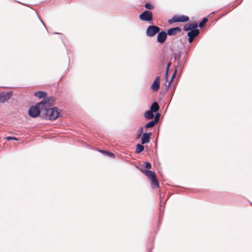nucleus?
Returning a JSON list of instances; mask_svg holds the SVG:
<instances>
[{
  "instance_id": "1",
  "label": "nucleus",
  "mask_w": 252,
  "mask_h": 252,
  "mask_svg": "<svg viewBox=\"0 0 252 252\" xmlns=\"http://www.w3.org/2000/svg\"><path fill=\"white\" fill-rule=\"evenodd\" d=\"M43 117L47 120H55L60 116L59 109L57 107L43 108Z\"/></svg>"
},
{
  "instance_id": "2",
  "label": "nucleus",
  "mask_w": 252,
  "mask_h": 252,
  "mask_svg": "<svg viewBox=\"0 0 252 252\" xmlns=\"http://www.w3.org/2000/svg\"><path fill=\"white\" fill-rule=\"evenodd\" d=\"M41 111H43V109H41V105L37 103L30 108L28 113L31 117L36 118L40 115Z\"/></svg>"
},
{
  "instance_id": "3",
  "label": "nucleus",
  "mask_w": 252,
  "mask_h": 252,
  "mask_svg": "<svg viewBox=\"0 0 252 252\" xmlns=\"http://www.w3.org/2000/svg\"><path fill=\"white\" fill-rule=\"evenodd\" d=\"M55 104V99L53 96H49L45 98V100L38 103V104L41 105V109L44 107L50 108Z\"/></svg>"
},
{
  "instance_id": "4",
  "label": "nucleus",
  "mask_w": 252,
  "mask_h": 252,
  "mask_svg": "<svg viewBox=\"0 0 252 252\" xmlns=\"http://www.w3.org/2000/svg\"><path fill=\"white\" fill-rule=\"evenodd\" d=\"M160 28L156 26H149L146 32V35L149 37H152L156 35L160 31Z\"/></svg>"
},
{
  "instance_id": "5",
  "label": "nucleus",
  "mask_w": 252,
  "mask_h": 252,
  "mask_svg": "<svg viewBox=\"0 0 252 252\" xmlns=\"http://www.w3.org/2000/svg\"><path fill=\"white\" fill-rule=\"evenodd\" d=\"M139 19L143 21L150 22L153 19V14L149 10H145L139 16Z\"/></svg>"
},
{
  "instance_id": "6",
  "label": "nucleus",
  "mask_w": 252,
  "mask_h": 252,
  "mask_svg": "<svg viewBox=\"0 0 252 252\" xmlns=\"http://www.w3.org/2000/svg\"><path fill=\"white\" fill-rule=\"evenodd\" d=\"M12 95V92H0V103H3L7 102Z\"/></svg>"
},
{
  "instance_id": "7",
  "label": "nucleus",
  "mask_w": 252,
  "mask_h": 252,
  "mask_svg": "<svg viewBox=\"0 0 252 252\" xmlns=\"http://www.w3.org/2000/svg\"><path fill=\"white\" fill-rule=\"evenodd\" d=\"M157 41L160 43H164L167 38V33L164 31L159 32L158 33Z\"/></svg>"
},
{
  "instance_id": "8",
  "label": "nucleus",
  "mask_w": 252,
  "mask_h": 252,
  "mask_svg": "<svg viewBox=\"0 0 252 252\" xmlns=\"http://www.w3.org/2000/svg\"><path fill=\"white\" fill-rule=\"evenodd\" d=\"M160 86V77L157 76L151 86V89L154 92H157L159 90Z\"/></svg>"
},
{
  "instance_id": "9",
  "label": "nucleus",
  "mask_w": 252,
  "mask_h": 252,
  "mask_svg": "<svg viewBox=\"0 0 252 252\" xmlns=\"http://www.w3.org/2000/svg\"><path fill=\"white\" fill-rule=\"evenodd\" d=\"M181 30V29L179 27H174L168 29L166 33L169 36L175 35L178 32H180Z\"/></svg>"
},
{
  "instance_id": "10",
  "label": "nucleus",
  "mask_w": 252,
  "mask_h": 252,
  "mask_svg": "<svg viewBox=\"0 0 252 252\" xmlns=\"http://www.w3.org/2000/svg\"><path fill=\"white\" fill-rule=\"evenodd\" d=\"M152 133L151 132L144 133L141 138V144H144L148 143L150 140V137Z\"/></svg>"
},
{
  "instance_id": "11",
  "label": "nucleus",
  "mask_w": 252,
  "mask_h": 252,
  "mask_svg": "<svg viewBox=\"0 0 252 252\" xmlns=\"http://www.w3.org/2000/svg\"><path fill=\"white\" fill-rule=\"evenodd\" d=\"M177 22H186L189 20V18L185 15L178 16L175 15L174 19Z\"/></svg>"
},
{
  "instance_id": "12",
  "label": "nucleus",
  "mask_w": 252,
  "mask_h": 252,
  "mask_svg": "<svg viewBox=\"0 0 252 252\" xmlns=\"http://www.w3.org/2000/svg\"><path fill=\"white\" fill-rule=\"evenodd\" d=\"M143 172L151 180L156 177L155 173L149 170H144Z\"/></svg>"
},
{
  "instance_id": "13",
  "label": "nucleus",
  "mask_w": 252,
  "mask_h": 252,
  "mask_svg": "<svg viewBox=\"0 0 252 252\" xmlns=\"http://www.w3.org/2000/svg\"><path fill=\"white\" fill-rule=\"evenodd\" d=\"M199 33V30H192L189 32L187 35L188 37L195 38Z\"/></svg>"
},
{
  "instance_id": "14",
  "label": "nucleus",
  "mask_w": 252,
  "mask_h": 252,
  "mask_svg": "<svg viewBox=\"0 0 252 252\" xmlns=\"http://www.w3.org/2000/svg\"><path fill=\"white\" fill-rule=\"evenodd\" d=\"M159 107L157 102H154L150 107V110L153 112H157L159 110Z\"/></svg>"
},
{
  "instance_id": "15",
  "label": "nucleus",
  "mask_w": 252,
  "mask_h": 252,
  "mask_svg": "<svg viewBox=\"0 0 252 252\" xmlns=\"http://www.w3.org/2000/svg\"><path fill=\"white\" fill-rule=\"evenodd\" d=\"M46 95V93L44 91H38L34 93V96L39 98H45Z\"/></svg>"
},
{
  "instance_id": "16",
  "label": "nucleus",
  "mask_w": 252,
  "mask_h": 252,
  "mask_svg": "<svg viewBox=\"0 0 252 252\" xmlns=\"http://www.w3.org/2000/svg\"><path fill=\"white\" fill-rule=\"evenodd\" d=\"M144 116L148 120L152 119L154 117L153 112L151 110L147 111L145 112Z\"/></svg>"
},
{
  "instance_id": "17",
  "label": "nucleus",
  "mask_w": 252,
  "mask_h": 252,
  "mask_svg": "<svg viewBox=\"0 0 252 252\" xmlns=\"http://www.w3.org/2000/svg\"><path fill=\"white\" fill-rule=\"evenodd\" d=\"M151 185L153 188H158L159 187V183L158 179L156 177L151 180Z\"/></svg>"
},
{
  "instance_id": "18",
  "label": "nucleus",
  "mask_w": 252,
  "mask_h": 252,
  "mask_svg": "<svg viewBox=\"0 0 252 252\" xmlns=\"http://www.w3.org/2000/svg\"><path fill=\"white\" fill-rule=\"evenodd\" d=\"M177 69L176 68L175 71H174V72L173 73L172 76V77H171V80L170 81V82L168 83V85L166 86H165V91H168V90L169 89L170 85H171V82L173 80V79L174 78V77H175L176 76V74L177 73Z\"/></svg>"
},
{
  "instance_id": "19",
  "label": "nucleus",
  "mask_w": 252,
  "mask_h": 252,
  "mask_svg": "<svg viewBox=\"0 0 252 252\" xmlns=\"http://www.w3.org/2000/svg\"><path fill=\"white\" fill-rule=\"evenodd\" d=\"M144 147L142 145V144H138L136 145V148L135 150V153L136 154H139L141 152H142L144 150Z\"/></svg>"
},
{
  "instance_id": "20",
  "label": "nucleus",
  "mask_w": 252,
  "mask_h": 252,
  "mask_svg": "<svg viewBox=\"0 0 252 252\" xmlns=\"http://www.w3.org/2000/svg\"><path fill=\"white\" fill-rule=\"evenodd\" d=\"M156 123L154 122V120H152L148 122L147 124H146L145 126V127L146 128H148L150 127H153L156 125Z\"/></svg>"
},
{
  "instance_id": "21",
  "label": "nucleus",
  "mask_w": 252,
  "mask_h": 252,
  "mask_svg": "<svg viewBox=\"0 0 252 252\" xmlns=\"http://www.w3.org/2000/svg\"><path fill=\"white\" fill-rule=\"evenodd\" d=\"M208 19L206 18H203L201 22H199L198 26L202 28L204 25L207 22Z\"/></svg>"
},
{
  "instance_id": "22",
  "label": "nucleus",
  "mask_w": 252,
  "mask_h": 252,
  "mask_svg": "<svg viewBox=\"0 0 252 252\" xmlns=\"http://www.w3.org/2000/svg\"><path fill=\"white\" fill-rule=\"evenodd\" d=\"M145 7L147 9L151 10L154 8V6L150 3L147 2L145 5Z\"/></svg>"
},
{
  "instance_id": "23",
  "label": "nucleus",
  "mask_w": 252,
  "mask_h": 252,
  "mask_svg": "<svg viewBox=\"0 0 252 252\" xmlns=\"http://www.w3.org/2000/svg\"><path fill=\"white\" fill-rule=\"evenodd\" d=\"M184 30L185 31L189 32L190 31V30H192L190 24H188L185 25L184 27Z\"/></svg>"
},
{
  "instance_id": "24",
  "label": "nucleus",
  "mask_w": 252,
  "mask_h": 252,
  "mask_svg": "<svg viewBox=\"0 0 252 252\" xmlns=\"http://www.w3.org/2000/svg\"><path fill=\"white\" fill-rule=\"evenodd\" d=\"M160 114L159 113H157L154 120V122L157 124L160 118Z\"/></svg>"
},
{
  "instance_id": "25",
  "label": "nucleus",
  "mask_w": 252,
  "mask_h": 252,
  "mask_svg": "<svg viewBox=\"0 0 252 252\" xmlns=\"http://www.w3.org/2000/svg\"><path fill=\"white\" fill-rule=\"evenodd\" d=\"M100 152L105 153V155H107L109 157H114V154L112 153L107 152V151H100Z\"/></svg>"
},
{
  "instance_id": "26",
  "label": "nucleus",
  "mask_w": 252,
  "mask_h": 252,
  "mask_svg": "<svg viewBox=\"0 0 252 252\" xmlns=\"http://www.w3.org/2000/svg\"><path fill=\"white\" fill-rule=\"evenodd\" d=\"M171 65V63H168L167 64L166 66V81H167V75H168V72L170 66Z\"/></svg>"
},
{
  "instance_id": "27",
  "label": "nucleus",
  "mask_w": 252,
  "mask_h": 252,
  "mask_svg": "<svg viewBox=\"0 0 252 252\" xmlns=\"http://www.w3.org/2000/svg\"><path fill=\"white\" fill-rule=\"evenodd\" d=\"M171 65V63H168L167 64L166 66V81H167V75H168V72L170 66Z\"/></svg>"
},
{
  "instance_id": "28",
  "label": "nucleus",
  "mask_w": 252,
  "mask_h": 252,
  "mask_svg": "<svg viewBox=\"0 0 252 252\" xmlns=\"http://www.w3.org/2000/svg\"><path fill=\"white\" fill-rule=\"evenodd\" d=\"M143 132V128L142 127L139 128L137 131V137H140L141 135Z\"/></svg>"
},
{
  "instance_id": "29",
  "label": "nucleus",
  "mask_w": 252,
  "mask_h": 252,
  "mask_svg": "<svg viewBox=\"0 0 252 252\" xmlns=\"http://www.w3.org/2000/svg\"><path fill=\"white\" fill-rule=\"evenodd\" d=\"M192 30H196V28L198 27V25L196 23L193 24H190Z\"/></svg>"
},
{
  "instance_id": "30",
  "label": "nucleus",
  "mask_w": 252,
  "mask_h": 252,
  "mask_svg": "<svg viewBox=\"0 0 252 252\" xmlns=\"http://www.w3.org/2000/svg\"><path fill=\"white\" fill-rule=\"evenodd\" d=\"M6 140H17L18 139L15 137H12V136H7L6 137Z\"/></svg>"
},
{
  "instance_id": "31",
  "label": "nucleus",
  "mask_w": 252,
  "mask_h": 252,
  "mask_svg": "<svg viewBox=\"0 0 252 252\" xmlns=\"http://www.w3.org/2000/svg\"><path fill=\"white\" fill-rule=\"evenodd\" d=\"M175 18V15L171 19L168 20V23L169 24H171L172 23H176V21L174 20Z\"/></svg>"
},
{
  "instance_id": "32",
  "label": "nucleus",
  "mask_w": 252,
  "mask_h": 252,
  "mask_svg": "<svg viewBox=\"0 0 252 252\" xmlns=\"http://www.w3.org/2000/svg\"><path fill=\"white\" fill-rule=\"evenodd\" d=\"M175 18V15L171 19L168 20V23L169 24H171L172 23H176V21L174 20Z\"/></svg>"
},
{
  "instance_id": "33",
  "label": "nucleus",
  "mask_w": 252,
  "mask_h": 252,
  "mask_svg": "<svg viewBox=\"0 0 252 252\" xmlns=\"http://www.w3.org/2000/svg\"><path fill=\"white\" fill-rule=\"evenodd\" d=\"M145 168L147 169H150L151 168V164L149 162H145Z\"/></svg>"
},
{
  "instance_id": "34",
  "label": "nucleus",
  "mask_w": 252,
  "mask_h": 252,
  "mask_svg": "<svg viewBox=\"0 0 252 252\" xmlns=\"http://www.w3.org/2000/svg\"><path fill=\"white\" fill-rule=\"evenodd\" d=\"M194 38L192 37H189V38H188V40H189V43H191L193 40Z\"/></svg>"
},
{
  "instance_id": "35",
  "label": "nucleus",
  "mask_w": 252,
  "mask_h": 252,
  "mask_svg": "<svg viewBox=\"0 0 252 252\" xmlns=\"http://www.w3.org/2000/svg\"><path fill=\"white\" fill-rule=\"evenodd\" d=\"M180 58V55H179V60H178V66H179L180 65V63H179V59Z\"/></svg>"
},
{
  "instance_id": "36",
  "label": "nucleus",
  "mask_w": 252,
  "mask_h": 252,
  "mask_svg": "<svg viewBox=\"0 0 252 252\" xmlns=\"http://www.w3.org/2000/svg\"><path fill=\"white\" fill-rule=\"evenodd\" d=\"M41 20V21L42 23L43 24V25L45 26V24H44V23L43 22V21H42L41 20Z\"/></svg>"
}]
</instances>
